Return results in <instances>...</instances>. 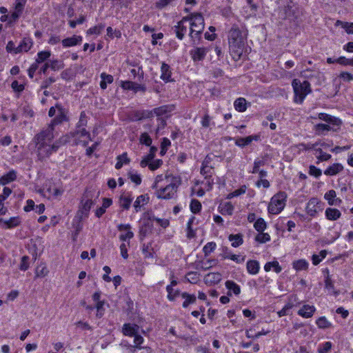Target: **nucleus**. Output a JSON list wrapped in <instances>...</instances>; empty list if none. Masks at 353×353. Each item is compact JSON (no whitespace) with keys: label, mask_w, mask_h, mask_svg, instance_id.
Returning <instances> with one entry per match:
<instances>
[{"label":"nucleus","mask_w":353,"mask_h":353,"mask_svg":"<svg viewBox=\"0 0 353 353\" xmlns=\"http://www.w3.org/2000/svg\"><path fill=\"white\" fill-rule=\"evenodd\" d=\"M54 133L51 128H46L35 134L32 139L34 145V152L39 161H43L50 155L56 152L59 148V144L53 142Z\"/></svg>","instance_id":"1"},{"label":"nucleus","mask_w":353,"mask_h":353,"mask_svg":"<svg viewBox=\"0 0 353 353\" xmlns=\"http://www.w3.org/2000/svg\"><path fill=\"white\" fill-rule=\"evenodd\" d=\"M245 37L236 26L234 25L228 32L229 48L233 58L240 59L243 52Z\"/></svg>","instance_id":"2"},{"label":"nucleus","mask_w":353,"mask_h":353,"mask_svg":"<svg viewBox=\"0 0 353 353\" xmlns=\"http://www.w3.org/2000/svg\"><path fill=\"white\" fill-rule=\"evenodd\" d=\"M187 18L190 29L189 37L192 45H197L201 40V34L205 28L204 18L199 12L190 13L187 15Z\"/></svg>","instance_id":"3"},{"label":"nucleus","mask_w":353,"mask_h":353,"mask_svg":"<svg viewBox=\"0 0 353 353\" xmlns=\"http://www.w3.org/2000/svg\"><path fill=\"white\" fill-rule=\"evenodd\" d=\"M318 118L327 123H319L314 125L315 133L318 135L324 134L325 132L330 130H336L334 129V126L339 128L341 124V121L339 119L326 113H319Z\"/></svg>","instance_id":"4"},{"label":"nucleus","mask_w":353,"mask_h":353,"mask_svg":"<svg viewBox=\"0 0 353 353\" xmlns=\"http://www.w3.org/2000/svg\"><path fill=\"white\" fill-rule=\"evenodd\" d=\"M292 85L294 92V101L301 104L305 97L312 92L310 83L307 81L301 82L299 79H294Z\"/></svg>","instance_id":"5"},{"label":"nucleus","mask_w":353,"mask_h":353,"mask_svg":"<svg viewBox=\"0 0 353 353\" xmlns=\"http://www.w3.org/2000/svg\"><path fill=\"white\" fill-rule=\"evenodd\" d=\"M181 183L179 178L173 177L172 181L164 188L156 189L155 194L157 198L162 199H170L174 197L177 188Z\"/></svg>","instance_id":"6"},{"label":"nucleus","mask_w":353,"mask_h":353,"mask_svg":"<svg viewBox=\"0 0 353 353\" xmlns=\"http://www.w3.org/2000/svg\"><path fill=\"white\" fill-rule=\"evenodd\" d=\"M286 194L284 192H279L274 194L268 205V211L272 214H279L285 206Z\"/></svg>","instance_id":"7"},{"label":"nucleus","mask_w":353,"mask_h":353,"mask_svg":"<svg viewBox=\"0 0 353 353\" xmlns=\"http://www.w3.org/2000/svg\"><path fill=\"white\" fill-rule=\"evenodd\" d=\"M56 108H57V114L46 128H51L52 132L54 131V127L56 125H60L63 122H67L69 121V117H68V109L65 108L61 104L58 103H56Z\"/></svg>","instance_id":"8"},{"label":"nucleus","mask_w":353,"mask_h":353,"mask_svg":"<svg viewBox=\"0 0 353 353\" xmlns=\"http://www.w3.org/2000/svg\"><path fill=\"white\" fill-rule=\"evenodd\" d=\"M210 50V46H194L190 50V56L193 62L198 63L203 61Z\"/></svg>","instance_id":"9"},{"label":"nucleus","mask_w":353,"mask_h":353,"mask_svg":"<svg viewBox=\"0 0 353 353\" xmlns=\"http://www.w3.org/2000/svg\"><path fill=\"white\" fill-rule=\"evenodd\" d=\"M93 204L94 202L92 201V198L89 196V193L86 192L82 198L81 207L77 212V216H79V219H81L83 216H88V212Z\"/></svg>","instance_id":"10"},{"label":"nucleus","mask_w":353,"mask_h":353,"mask_svg":"<svg viewBox=\"0 0 353 353\" xmlns=\"http://www.w3.org/2000/svg\"><path fill=\"white\" fill-rule=\"evenodd\" d=\"M188 22V18L187 16H185L183 17L182 19L176 23V25L172 27V30L175 33L176 38L179 40L183 39L186 32H188V29L189 28Z\"/></svg>","instance_id":"11"},{"label":"nucleus","mask_w":353,"mask_h":353,"mask_svg":"<svg viewBox=\"0 0 353 353\" xmlns=\"http://www.w3.org/2000/svg\"><path fill=\"white\" fill-rule=\"evenodd\" d=\"M211 161V158L209 156H207L202 163V166L201 168V174L205 177V179L209 180L214 174V168L210 165ZM209 185L213 183V181H208Z\"/></svg>","instance_id":"12"},{"label":"nucleus","mask_w":353,"mask_h":353,"mask_svg":"<svg viewBox=\"0 0 353 353\" xmlns=\"http://www.w3.org/2000/svg\"><path fill=\"white\" fill-rule=\"evenodd\" d=\"M278 14L279 19L284 20L294 21L296 18L295 10L290 5L280 8Z\"/></svg>","instance_id":"13"},{"label":"nucleus","mask_w":353,"mask_h":353,"mask_svg":"<svg viewBox=\"0 0 353 353\" xmlns=\"http://www.w3.org/2000/svg\"><path fill=\"white\" fill-rule=\"evenodd\" d=\"M320 205L321 201L317 198H311L306 205V213L310 216H315L318 212V210L321 208Z\"/></svg>","instance_id":"14"},{"label":"nucleus","mask_w":353,"mask_h":353,"mask_svg":"<svg viewBox=\"0 0 353 353\" xmlns=\"http://www.w3.org/2000/svg\"><path fill=\"white\" fill-rule=\"evenodd\" d=\"M121 86L123 90H132L134 92H137L139 91L145 92L146 91V87L144 85L130 81H121Z\"/></svg>","instance_id":"15"},{"label":"nucleus","mask_w":353,"mask_h":353,"mask_svg":"<svg viewBox=\"0 0 353 353\" xmlns=\"http://www.w3.org/2000/svg\"><path fill=\"white\" fill-rule=\"evenodd\" d=\"M117 229L120 232H125L119 236V239L122 241H126L133 238L134 233L130 230L131 225L130 224H119Z\"/></svg>","instance_id":"16"},{"label":"nucleus","mask_w":353,"mask_h":353,"mask_svg":"<svg viewBox=\"0 0 353 353\" xmlns=\"http://www.w3.org/2000/svg\"><path fill=\"white\" fill-rule=\"evenodd\" d=\"M259 139L260 136L257 134L250 135L246 137H239L235 139V144L240 148H244L250 145L253 141H258Z\"/></svg>","instance_id":"17"},{"label":"nucleus","mask_w":353,"mask_h":353,"mask_svg":"<svg viewBox=\"0 0 353 353\" xmlns=\"http://www.w3.org/2000/svg\"><path fill=\"white\" fill-rule=\"evenodd\" d=\"M161 77L160 78L164 81L165 82H172L173 79H172V70L170 66L163 62L161 67Z\"/></svg>","instance_id":"18"},{"label":"nucleus","mask_w":353,"mask_h":353,"mask_svg":"<svg viewBox=\"0 0 353 353\" xmlns=\"http://www.w3.org/2000/svg\"><path fill=\"white\" fill-rule=\"evenodd\" d=\"M315 311L316 308L314 305L305 304L298 311L297 314L303 318L308 319L314 315Z\"/></svg>","instance_id":"19"},{"label":"nucleus","mask_w":353,"mask_h":353,"mask_svg":"<svg viewBox=\"0 0 353 353\" xmlns=\"http://www.w3.org/2000/svg\"><path fill=\"white\" fill-rule=\"evenodd\" d=\"M12 190L8 187H5L3 193L0 194V215H4L8 212V209L4 206L3 201L10 195Z\"/></svg>","instance_id":"20"},{"label":"nucleus","mask_w":353,"mask_h":353,"mask_svg":"<svg viewBox=\"0 0 353 353\" xmlns=\"http://www.w3.org/2000/svg\"><path fill=\"white\" fill-rule=\"evenodd\" d=\"M82 41V37L73 35L71 37H68L61 41L62 45L64 48H68L79 45Z\"/></svg>","instance_id":"21"},{"label":"nucleus","mask_w":353,"mask_h":353,"mask_svg":"<svg viewBox=\"0 0 353 353\" xmlns=\"http://www.w3.org/2000/svg\"><path fill=\"white\" fill-rule=\"evenodd\" d=\"M32 39L29 37H25L18 45V52L19 53L27 52L32 48Z\"/></svg>","instance_id":"22"},{"label":"nucleus","mask_w":353,"mask_h":353,"mask_svg":"<svg viewBox=\"0 0 353 353\" xmlns=\"http://www.w3.org/2000/svg\"><path fill=\"white\" fill-rule=\"evenodd\" d=\"M324 198L330 205H339L341 199L336 198V193L334 190H330L325 194Z\"/></svg>","instance_id":"23"},{"label":"nucleus","mask_w":353,"mask_h":353,"mask_svg":"<svg viewBox=\"0 0 353 353\" xmlns=\"http://www.w3.org/2000/svg\"><path fill=\"white\" fill-rule=\"evenodd\" d=\"M123 332L126 336L133 337L139 333V327L135 324L125 323L123 327Z\"/></svg>","instance_id":"24"},{"label":"nucleus","mask_w":353,"mask_h":353,"mask_svg":"<svg viewBox=\"0 0 353 353\" xmlns=\"http://www.w3.org/2000/svg\"><path fill=\"white\" fill-rule=\"evenodd\" d=\"M234 210V205L231 202H225L219 204L218 207L219 212L223 215H230L233 214Z\"/></svg>","instance_id":"25"},{"label":"nucleus","mask_w":353,"mask_h":353,"mask_svg":"<svg viewBox=\"0 0 353 353\" xmlns=\"http://www.w3.org/2000/svg\"><path fill=\"white\" fill-rule=\"evenodd\" d=\"M132 200L133 197L130 194H122L119 200V206L123 210H128L130 208Z\"/></svg>","instance_id":"26"},{"label":"nucleus","mask_w":353,"mask_h":353,"mask_svg":"<svg viewBox=\"0 0 353 353\" xmlns=\"http://www.w3.org/2000/svg\"><path fill=\"white\" fill-rule=\"evenodd\" d=\"M17 172L14 170H11L0 178V184L5 185L14 181L17 179Z\"/></svg>","instance_id":"27"},{"label":"nucleus","mask_w":353,"mask_h":353,"mask_svg":"<svg viewBox=\"0 0 353 353\" xmlns=\"http://www.w3.org/2000/svg\"><path fill=\"white\" fill-rule=\"evenodd\" d=\"M221 280V274L219 272H210L204 277V281L206 284H216Z\"/></svg>","instance_id":"28"},{"label":"nucleus","mask_w":353,"mask_h":353,"mask_svg":"<svg viewBox=\"0 0 353 353\" xmlns=\"http://www.w3.org/2000/svg\"><path fill=\"white\" fill-rule=\"evenodd\" d=\"M73 137L79 139L86 137L88 140L83 141V145L85 146L88 145L89 141L92 140L90 132L85 128H77L73 132Z\"/></svg>","instance_id":"29"},{"label":"nucleus","mask_w":353,"mask_h":353,"mask_svg":"<svg viewBox=\"0 0 353 353\" xmlns=\"http://www.w3.org/2000/svg\"><path fill=\"white\" fill-rule=\"evenodd\" d=\"M3 223V227L7 229H11L18 226L21 223V221L19 216L11 217L8 220H4L0 218V224Z\"/></svg>","instance_id":"30"},{"label":"nucleus","mask_w":353,"mask_h":353,"mask_svg":"<svg viewBox=\"0 0 353 353\" xmlns=\"http://www.w3.org/2000/svg\"><path fill=\"white\" fill-rule=\"evenodd\" d=\"M343 170L342 164L336 163L330 165L325 171L324 174L327 176H334Z\"/></svg>","instance_id":"31"},{"label":"nucleus","mask_w":353,"mask_h":353,"mask_svg":"<svg viewBox=\"0 0 353 353\" xmlns=\"http://www.w3.org/2000/svg\"><path fill=\"white\" fill-rule=\"evenodd\" d=\"M325 214L326 218L330 221H336L341 216V213L339 210L332 208H327Z\"/></svg>","instance_id":"32"},{"label":"nucleus","mask_w":353,"mask_h":353,"mask_svg":"<svg viewBox=\"0 0 353 353\" xmlns=\"http://www.w3.org/2000/svg\"><path fill=\"white\" fill-rule=\"evenodd\" d=\"M225 287L229 290L228 295L231 296V292L235 295H239L241 293L240 286L233 281H227L225 282Z\"/></svg>","instance_id":"33"},{"label":"nucleus","mask_w":353,"mask_h":353,"mask_svg":"<svg viewBox=\"0 0 353 353\" xmlns=\"http://www.w3.org/2000/svg\"><path fill=\"white\" fill-rule=\"evenodd\" d=\"M149 200V197L147 196V194H141L139 196L136 201L134 203V208L136 212H138L140 211L141 208L147 204L148 201Z\"/></svg>","instance_id":"34"},{"label":"nucleus","mask_w":353,"mask_h":353,"mask_svg":"<svg viewBox=\"0 0 353 353\" xmlns=\"http://www.w3.org/2000/svg\"><path fill=\"white\" fill-rule=\"evenodd\" d=\"M181 296L183 299H185V301L183 303V307L186 308L190 304H194L196 303V297L194 294H190L188 292H182Z\"/></svg>","instance_id":"35"},{"label":"nucleus","mask_w":353,"mask_h":353,"mask_svg":"<svg viewBox=\"0 0 353 353\" xmlns=\"http://www.w3.org/2000/svg\"><path fill=\"white\" fill-rule=\"evenodd\" d=\"M246 268L250 274H256L259 271V263L255 260H250L247 262Z\"/></svg>","instance_id":"36"},{"label":"nucleus","mask_w":353,"mask_h":353,"mask_svg":"<svg viewBox=\"0 0 353 353\" xmlns=\"http://www.w3.org/2000/svg\"><path fill=\"white\" fill-rule=\"evenodd\" d=\"M315 154L318 160L316 163H319L322 161H327L332 157L331 154L324 152L321 148H316Z\"/></svg>","instance_id":"37"},{"label":"nucleus","mask_w":353,"mask_h":353,"mask_svg":"<svg viewBox=\"0 0 353 353\" xmlns=\"http://www.w3.org/2000/svg\"><path fill=\"white\" fill-rule=\"evenodd\" d=\"M228 239L232 242V246L237 248L243 243V235L241 234H230Z\"/></svg>","instance_id":"38"},{"label":"nucleus","mask_w":353,"mask_h":353,"mask_svg":"<svg viewBox=\"0 0 353 353\" xmlns=\"http://www.w3.org/2000/svg\"><path fill=\"white\" fill-rule=\"evenodd\" d=\"M309 263L305 259H299L292 263V267L296 271L307 270Z\"/></svg>","instance_id":"39"},{"label":"nucleus","mask_w":353,"mask_h":353,"mask_svg":"<svg viewBox=\"0 0 353 353\" xmlns=\"http://www.w3.org/2000/svg\"><path fill=\"white\" fill-rule=\"evenodd\" d=\"M234 106L236 110L243 112L247 109L246 100L244 98L240 97L235 100Z\"/></svg>","instance_id":"40"},{"label":"nucleus","mask_w":353,"mask_h":353,"mask_svg":"<svg viewBox=\"0 0 353 353\" xmlns=\"http://www.w3.org/2000/svg\"><path fill=\"white\" fill-rule=\"evenodd\" d=\"M117 159V162L115 165V168L117 170L121 169L123 164H128L130 161V159L128 157L126 152H124L122 154L119 155Z\"/></svg>","instance_id":"41"},{"label":"nucleus","mask_w":353,"mask_h":353,"mask_svg":"<svg viewBox=\"0 0 353 353\" xmlns=\"http://www.w3.org/2000/svg\"><path fill=\"white\" fill-rule=\"evenodd\" d=\"M273 268L274 271L276 273H279L281 272L282 268L280 266L278 261H274L272 262H268L264 265V270L265 272H269Z\"/></svg>","instance_id":"42"},{"label":"nucleus","mask_w":353,"mask_h":353,"mask_svg":"<svg viewBox=\"0 0 353 353\" xmlns=\"http://www.w3.org/2000/svg\"><path fill=\"white\" fill-rule=\"evenodd\" d=\"M142 252L145 259H153L154 256V252L150 243L142 245Z\"/></svg>","instance_id":"43"},{"label":"nucleus","mask_w":353,"mask_h":353,"mask_svg":"<svg viewBox=\"0 0 353 353\" xmlns=\"http://www.w3.org/2000/svg\"><path fill=\"white\" fill-rule=\"evenodd\" d=\"M51 52L50 51H41L37 53V57L35 60V63L38 65L43 62L46 61L50 57Z\"/></svg>","instance_id":"44"},{"label":"nucleus","mask_w":353,"mask_h":353,"mask_svg":"<svg viewBox=\"0 0 353 353\" xmlns=\"http://www.w3.org/2000/svg\"><path fill=\"white\" fill-rule=\"evenodd\" d=\"M49 63V67L52 70L57 71L59 70L64 67V63L61 60L52 59L48 61Z\"/></svg>","instance_id":"45"},{"label":"nucleus","mask_w":353,"mask_h":353,"mask_svg":"<svg viewBox=\"0 0 353 353\" xmlns=\"http://www.w3.org/2000/svg\"><path fill=\"white\" fill-rule=\"evenodd\" d=\"M254 229L259 232H263L267 228V223L263 218H259L254 223Z\"/></svg>","instance_id":"46"},{"label":"nucleus","mask_w":353,"mask_h":353,"mask_svg":"<svg viewBox=\"0 0 353 353\" xmlns=\"http://www.w3.org/2000/svg\"><path fill=\"white\" fill-rule=\"evenodd\" d=\"M152 228V223L149 221H145L144 224L140 228L139 235L141 238L145 237L150 232Z\"/></svg>","instance_id":"47"},{"label":"nucleus","mask_w":353,"mask_h":353,"mask_svg":"<svg viewBox=\"0 0 353 353\" xmlns=\"http://www.w3.org/2000/svg\"><path fill=\"white\" fill-rule=\"evenodd\" d=\"M327 256V251L323 250H321L319 254H313L312 256V263L314 265H317L321 261L325 259Z\"/></svg>","instance_id":"48"},{"label":"nucleus","mask_w":353,"mask_h":353,"mask_svg":"<svg viewBox=\"0 0 353 353\" xmlns=\"http://www.w3.org/2000/svg\"><path fill=\"white\" fill-rule=\"evenodd\" d=\"M128 175L132 182L134 183L137 185H139L141 183V177L136 171L130 170L128 173Z\"/></svg>","instance_id":"49"},{"label":"nucleus","mask_w":353,"mask_h":353,"mask_svg":"<svg viewBox=\"0 0 353 353\" xmlns=\"http://www.w3.org/2000/svg\"><path fill=\"white\" fill-rule=\"evenodd\" d=\"M294 303L290 301L281 310L277 312L279 317L289 315L291 309L294 307Z\"/></svg>","instance_id":"50"},{"label":"nucleus","mask_w":353,"mask_h":353,"mask_svg":"<svg viewBox=\"0 0 353 353\" xmlns=\"http://www.w3.org/2000/svg\"><path fill=\"white\" fill-rule=\"evenodd\" d=\"M201 207L202 206H201V202L199 201H198L197 199H192L191 201L190 208V210L192 213H194V214L199 213L201 210Z\"/></svg>","instance_id":"51"},{"label":"nucleus","mask_w":353,"mask_h":353,"mask_svg":"<svg viewBox=\"0 0 353 353\" xmlns=\"http://www.w3.org/2000/svg\"><path fill=\"white\" fill-rule=\"evenodd\" d=\"M255 241L260 243H265L270 241V236L268 233H265L263 232H259V234L255 236Z\"/></svg>","instance_id":"52"},{"label":"nucleus","mask_w":353,"mask_h":353,"mask_svg":"<svg viewBox=\"0 0 353 353\" xmlns=\"http://www.w3.org/2000/svg\"><path fill=\"white\" fill-rule=\"evenodd\" d=\"M171 111L168 105H162L153 110V112L158 117H161Z\"/></svg>","instance_id":"53"},{"label":"nucleus","mask_w":353,"mask_h":353,"mask_svg":"<svg viewBox=\"0 0 353 353\" xmlns=\"http://www.w3.org/2000/svg\"><path fill=\"white\" fill-rule=\"evenodd\" d=\"M166 291L168 292V299L170 301H173L176 296L180 294L179 290L174 291L172 285H167Z\"/></svg>","instance_id":"54"},{"label":"nucleus","mask_w":353,"mask_h":353,"mask_svg":"<svg viewBox=\"0 0 353 353\" xmlns=\"http://www.w3.org/2000/svg\"><path fill=\"white\" fill-rule=\"evenodd\" d=\"M216 244L215 242H209L203 248V252L205 256H208L211 252H214L216 249Z\"/></svg>","instance_id":"55"},{"label":"nucleus","mask_w":353,"mask_h":353,"mask_svg":"<svg viewBox=\"0 0 353 353\" xmlns=\"http://www.w3.org/2000/svg\"><path fill=\"white\" fill-rule=\"evenodd\" d=\"M88 124V117L84 111L81 112L79 117V120L77 123L76 128H85Z\"/></svg>","instance_id":"56"},{"label":"nucleus","mask_w":353,"mask_h":353,"mask_svg":"<svg viewBox=\"0 0 353 353\" xmlns=\"http://www.w3.org/2000/svg\"><path fill=\"white\" fill-rule=\"evenodd\" d=\"M245 191H246V187H245V185H243L240 188L235 190L234 191L229 193L227 195L226 198L228 199H231L234 197L239 196L244 194L245 192Z\"/></svg>","instance_id":"57"},{"label":"nucleus","mask_w":353,"mask_h":353,"mask_svg":"<svg viewBox=\"0 0 353 353\" xmlns=\"http://www.w3.org/2000/svg\"><path fill=\"white\" fill-rule=\"evenodd\" d=\"M105 25L100 23L88 30L87 33L88 34H101V31L104 29Z\"/></svg>","instance_id":"58"},{"label":"nucleus","mask_w":353,"mask_h":353,"mask_svg":"<svg viewBox=\"0 0 353 353\" xmlns=\"http://www.w3.org/2000/svg\"><path fill=\"white\" fill-rule=\"evenodd\" d=\"M131 74L134 78H137L139 81H141L143 79V70L141 67H139L137 69L133 68L130 70Z\"/></svg>","instance_id":"59"},{"label":"nucleus","mask_w":353,"mask_h":353,"mask_svg":"<svg viewBox=\"0 0 353 353\" xmlns=\"http://www.w3.org/2000/svg\"><path fill=\"white\" fill-rule=\"evenodd\" d=\"M49 271L46 265H40L36 269L37 277H44L48 274Z\"/></svg>","instance_id":"60"},{"label":"nucleus","mask_w":353,"mask_h":353,"mask_svg":"<svg viewBox=\"0 0 353 353\" xmlns=\"http://www.w3.org/2000/svg\"><path fill=\"white\" fill-rule=\"evenodd\" d=\"M6 50L7 52L17 54H19L18 52V46H15V43L12 41H9L6 45Z\"/></svg>","instance_id":"61"},{"label":"nucleus","mask_w":353,"mask_h":353,"mask_svg":"<svg viewBox=\"0 0 353 353\" xmlns=\"http://www.w3.org/2000/svg\"><path fill=\"white\" fill-rule=\"evenodd\" d=\"M145 117V113L141 110L133 111L130 114V120L133 121H140Z\"/></svg>","instance_id":"62"},{"label":"nucleus","mask_w":353,"mask_h":353,"mask_svg":"<svg viewBox=\"0 0 353 353\" xmlns=\"http://www.w3.org/2000/svg\"><path fill=\"white\" fill-rule=\"evenodd\" d=\"M199 279V274L196 272H190L186 274V279L191 283H196Z\"/></svg>","instance_id":"63"},{"label":"nucleus","mask_w":353,"mask_h":353,"mask_svg":"<svg viewBox=\"0 0 353 353\" xmlns=\"http://www.w3.org/2000/svg\"><path fill=\"white\" fill-rule=\"evenodd\" d=\"M332 346V343L330 341H327L319 346L318 352L319 353H328L330 351Z\"/></svg>","instance_id":"64"}]
</instances>
